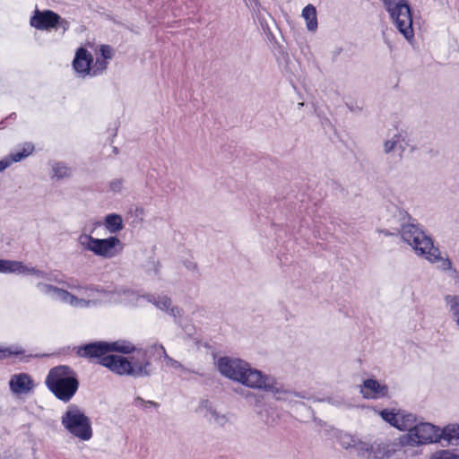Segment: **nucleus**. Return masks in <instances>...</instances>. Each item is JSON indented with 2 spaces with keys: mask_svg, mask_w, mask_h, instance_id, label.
<instances>
[{
  "mask_svg": "<svg viewBox=\"0 0 459 459\" xmlns=\"http://www.w3.org/2000/svg\"><path fill=\"white\" fill-rule=\"evenodd\" d=\"M44 356H47L46 354H43V355H39V354H36L35 357H44Z\"/></svg>",
  "mask_w": 459,
  "mask_h": 459,
  "instance_id": "5fc2aeb1",
  "label": "nucleus"
},
{
  "mask_svg": "<svg viewBox=\"0 0 459 459\" xmlns=\"http://www.w3.org/2000/svg\"><path fill=\"white\" fill-rule=\"evenodd\" d=\"M333 437L336 439V442L345 450L352 449L355 440L357 439L356 436H352L339 429L333 430Z\"/></svg>",
  "mask_w": 459,
  "mask_h": 459,
  "instance_id": "7c9ffc66",
  "label": "nucleus"
},
{
  "mask_svg": "<svg viewBox=\"0 0 459 459\" xmlns=\"http://www.w3.org/2000/svg\"><path fill=\"white\" fill-rule=\"evenodd\" d=\"M301 17L305 21L307 31L314 33L317 30V12L313 4H309L302 9Z\"/></svg>",
  "mask_w": 459,
  "mask_h": 459,
  "instance_id": "b1692460",
  "label": "nucleus"
},
{
  "mask_svg": "<svg viewBox=\"0 0 459 459\" xmlns=\"http://www.w3.org/2000/svg\"><path fill=\"white\" fill-rule=\"evenodd\" d=\"M401 238L412 247L415 253L424 256L430 263H438L437 268L441 271H452L454 274L455 270L452 268V262L449 258L440 256V252L433 245L431 238L425 234V231H399Z\"/></svg>",
  "mask_w": 459,
  "mask_h": 459,
  "instance_id": "f03ea898",
  "label": "nucleus"
},
{
  "mask_svg": "<svg viewBox=\"0 0 459 459\" xmlns=\"http://www.w3.org/2000/svg\"><path fill=\"white\" fill-rule=\"evenodd\" d=\"M114 50L108 45L93 47L88 44L76 49L73 68L80 78H92L102 74L113 58Z\"/></svg>",
  "mask_w": 459,
  "mask_h": 459,
  "instance_id": "f257e3e1",
  "label": "nucleus"
},
{
  "mask_svg": "<svg viewBox=\"0 0 459 459\" xmlns=\"http://www.w3.org/2000/svg\"><path fill=\"white\" fill-rule=\"evenodd\" d=\"M79 388L78 376L68 366L59 365V400L68 403Z\"/></svg>",
  "mask_w": 459,
  "mask_h": 459,
  "instance_id": "9d476101",
  "label": "nucleus"
},
{
  "mask_svg": "<svg viewBox=\"0 0 459 459\" xmlns=\"http://www.w3.org/2000/svg\"><path fill=\"white\" fill-rule=\"evenodd\" d=\"M65 281L62 282V287H59V301L67 304L73 307L76 308H88L89 307V300H85L82 298H81L80 293H78V290H74L68 289L64 283Z\"/></svg>",
  "mask_w": 459,
  "mask_h": 459,
  "instance_id": "4be33fe9",
  "label": "nucleus"
},
{
  "mask_svg": "<svg viewBox=\"0 0 459 459\" xmlns=\"http://www.w3.org/2000/svg\"><path fill=\"white\" fill-rule=\"evenodd\" d=\"M418 420V418L414 414L405 411H400L396 429L410 433V430L415 427Z\"/></svg>",
  "mask_w": 459,
  "mask_h": 459,
  "instance_id": "bb28decb",
  "label": "nucleus"
},
{
  "mask_svg": "<svg viewBox=\"0 0 459 459\" xmlns=\"http://www.w3.org/2000/svg\"><path fill=\"white\" fill-rule=\"evenodd\" d=\"M400 411H395L394 410L384 409L380 411L379 415L381 418L389 423L391 426L396 428Z\"/></svg>",
  "mask_w": 459,
  "mask_h": 459,
  "instance_id": "c9c22d12",
  "label": "nucleus"
},
{
  "mask_svg": "<svg viewBox=\"0 0 459 459\" xmlns=\"http://www.w3.org/2000/svg\"><path fill=\"white\" fill-rule=\"evenodd\" d=\"M359 392L365 399H379L388 394V387L377 379L368 378L359 385Z\"/></svg>",
  "mask_w": 459,
  "mask_h": 459,
  "instance_id": "a211bd4d",
  "label": "nucleus"
},
{
  "mask_svg": "<svg viewBox=\"0 0 459 459\" xmlns=\"http://www.w3.org/2000/svg\"><path fill=\"white\" fill-rule=\"evenodd\" d=\"M440 439H444L451 446L459 445V424H449L440 429Z\"/></svg>",
  "mask_w": 459,
  "mask_h": 459,
  "instance_id": "cd10ccee",
  "label": "nucleus"
},
{
  "mask_svg": "<svg viewBox=\"0 0 459 459\" xmlns=\"http://www.w3.org/2000/svg\"><path fill=\"white\" fill-rule=\"evenodd\" d=\"M129 359L131 366L130 376L134 377H150L153 372V367L147 349H137Z\"/></svg>",
  "mask_w": 459,
  "mask_h": 459,
  "instance_id": "ddd939ff",
  "label": "nucleus"
},
{
  "mask_svg": "<svg viewBox=\"0 0 459 459\" xmlns=\"http://www.w3.org/2000/svg\"><path fill=\"white\" fill-rule=\"evenodd\" d=\"M208 420L210 421H213L219 426H224L228 421L226 415L220 413L216 410L212 411V413L210 415Z\"/></svg>",
  "mask_w": 459,
  "mask_h": 459,
  "instance_id": "a19ab883",
  "label": "nucleus"
},
{
  "mask_svg": "<svg viewBox=\"0 0 459 459\" xmlns=\"http://www.w3.org/2000/svg\"><path fill=\"white\" fill-rule=\"evenodd\" d=\"M105 226L107 230H121L123 228V219L119 214H108L104 220H98L93 224V228Z\"/></svg>",
  "mask_w": 459,
  "mask_h": 459,
  "instance_id": "a878e982",
  "label": "nucleus"
},
{
  "mask_svg": "<svg viewBox=\"0 0 459 459\" xmlns=\"http://www.w3.org/2000/svg\"><path fill=\"white\" fill-rule=\"evenodd\" d=\"M72 175V169L65 166H59V178H69Z\"/></svg>",
  "mask_w": 459,
  "mask_h": 459,
  "instance_id": "a18cd8bd",
  "label": "nucleus"
},
{
  "mask_svg": "<svg viewBox=\"0 0 459 459\" xmlns=\"http://www.w3.org/2000/svg\"><path fill=\"white\" fill-rule=\"evenodd\" d=\"M62 424L71 435L80 440L88 441L92 437L90 418L75 404L68 406L62 416Z\"/></svg>",
  "mask_w": 459,
  "mask_h": 459,
  "instance_id": "39448f33",
  "label": "nucleus"
},
{
  "mask_svg": "<svg viewBox=\"0 0 459 459\" xmlns=\"http://www.w3.org/2000/svg\"><path fill=\"white\" fill-rule=\"evenodd\" d=\"M215 411L212 403L209 400H202L198 406V411L202 413L206 419H209L210 415Z\"/></svg>",
  "mask_w": 459,
  "mask_h": 459,
  "instance_id": "e433bc0d",
  "label": "nucleus"
},
{
  "mask_svg": "<svg viewBox=\"0 0 459 459\" xmlns=\"http://www.w3.org/2000/svg\"><path fill=\"white\" fill-rule=\"evenodd\" d=\"M69 351H70L69 346L59 349V356L67 354Z\"/></svg>",
  "mask_w": 459,
  "mask_h": 459,
  "instance_id": "8fccbe9b",
  "label": "nucleus"
},
{
  "mask_svg": "<svg viewBox=\"0 0 459 459\" xmlns=\"http://www.w3.org/2000/svg\"><path fill=\"white\" fill-rule=\"evenodd\" d=\"M216 366L223 377L251 389L261 371L244 359L228 356L219 358Z\"/></svg>",
  "mask_w": 459,
  "mask_h": 459,
  "instance_id": "7ed1b4c3",
  "label": "nucleus"
},
{
  "mask_svg": "<svg viewBox=\"0 0 459 459\" xmlns=\"http://www.w3.org/2000/svg\"><path fill=\"white\" fill-rule=\"evenodd\" d=\"M33 380L27 373L14 374L9 380V388L14 394H28L33 389Z\"/></svg>",
  "mask_w": 459,
  "mask_h": 459,
  "instance_id": "412c9836",
  "label": "nucleus"
},
{
  "mask_svg": "<svg viewBox=\"0 0 459 459\" xmlns=\"http://www.w3.org/2000/svg\"><path fill=\"white\" fill-rule=\"evenodd\" d=\"M0 273H16L23 275H35L38 278H45L47 273L36 267H29L21 261L0 258Z\"/></svg>",
  "mask_w": 459,
  "mask_h": 459,
  "instance_id": "dca6fc26",
  "label": "nucleus"
},
{
  "mask_svg": "<svg viewBox=\"0 0 459 459\" xmlns=\"http://www.w3.org/2000/svg\"><path fill=\"white\" fill-rule=\"evenodd\" d=\"M249 395H253V396H255V397L256 404H257L258 403H260V396H257V395H255V394H251V393H248V394L247 395V397H248Z\"/></svg>",
  "mask_w": 459,
  "mask_h": 459,
  "instance_id": "603ef678",
  "label": "nucleus"
},
{
  "mask_svg": "<svg viewBox=\"0 0 459 459\" xmlns=\"http://www.w3.org/2000/svg\"><path fill=\"white\" fill-rule=\"evenodd\" d=\"M80 243L94 254L106 258L116 256L123 249V244L117 237L100 239L88 235H82Z\"/></svg>",
  "mask_w": 459,
  "mask_h": 459,
  "instance_id": "0eeeda50",
  "label": "nucleus"
},
{
  "mask_svg": "<svg viewBox=\"0 0 459 459\" xmlns=\"http://www.w3.org/2000/svg\"><path fill=\"white\" fill-rule=\"evenodd\" d=\"M134 404L137 407L147 408L149 406L158 407L159 404L153 401H146L142 397H136L134 401Z\"/></svg>",
  "mask_w": 459,
  "mask_h": 459,
  "instance_id": "79ce46f5",
  "label": "nucleus"
},
{
  "mask_svg": "<svg viewBox=\"0 0 459 459\" xmlns=\"http://www.w3.org/2000/svg\"><path fill=\"white\" fill-rule=\"evenodd\" d=\"M9 167H11L10 161L7 156H4L3 159L0 160V173L4 171Z\"/></svg>",
  "mask_w": 459,
  "mask_h": 459,
  "instance_id": "49530a36",
  "label": "nucleus"
},
{
  "mask_svg": "<svg viewBox=\"0 0 459 459\" xmlns=\"http://www.w3.org/2000/svg\"><path fill=\"white\" fill-rule=\"evenodd\" d=\"M24 352L25 351L21 346L0 347V360L12 356L22 355Z\"/></svg>",
  "mask_w": 459,
  "mask_h": 459,
  "instance_id": "f704fd0d",
  "label": "nucleus"
},
{
  "mask_svg": "<svg viewBox=\"0 0 459 459\" xmlns=\"http://www.w3.org/2000/svg\"><path fill=\"white\" fill-rule=\"evenodd\" d=\"M440 440V429L431 423L418 420L410 433L399 437L402 446H420L432 444Z\"/></svg>",
  "mask_w": 459,
  "mask_h": 459,
  "instance_id": "423d86ee",
  "label": "nucleus"
},
{
  "mask_svg": "<svg viewBox=\"0 0 459 459\" xmlns=\"http://www.w3.org/2000/svg\"><path fill=\"white\" fill-rule=\"evenodd\" d=\"M323 401L327 402L328 403L340 407L345 404L344 399L342 396H336V397H327L324 399Z\"/></svg>",
  "mask_w": 459,
  "mask_h": 459,
  "instance_id": "c03bdc74",
  "label": "nucleus"
},
{
  "mask_svg": "<svg viewBox=\"0 0 459 459\" xmlns=\"http://www.w3.org/2000/svg\"><path fill=\"white\" fill-rule=\"evenodd\" d=\"M293 397H299V398H302V399H308L309 398L306 392H299V393H298V392H294V391H293L292 398Z\"/></svg>",
  "mask_w": 459,
  "mask_h": 459,
  "instance_id": "09e8293b",
  "label": "nucleus"
},
{
  "mask_svg": "<svg viewBox=\"0 0 459 459\" xmlns=\"http://www.w3.org/2000/svg\"><path fill=\"white\" fill-rule=\"evenodd\" d=\"M457 326H459V316L455 320Z\"/></svg>",
  "mask_w": 459,
  "mask_h": 459,
  "instance_id": "864d4df0",
  "label": "nucleus"
},
{
  "mask_svg": "<svg viewBox=\"0 0 459 459\" xmlns=\"http://www.w3.org/2000/svg\"><path fill=\"white\" fill-rule=\"evenodd\" d=\"M58 24H59V28L62 27L64 30H66L67 25H68L66 22H63L60 19H59Z\"/></svg>",
  "mask_w": 459,
  "mask_h": 459,
  "instance_id": "3c124183",
  "label": "nucleus"
},
{
  "mask_svg": "<svg viewBox=\"0 0 459 459\" xmlns=\"http://www.w3.org/2000/svg\"><path fill=\"white\" fill-rule=\"evenodd\" d=\"M155 274H158V268H155Z\"/></svg>",
  "mask_w": 459,
  "mask_h": 459,
  "instance_id": "4d7b16f0",
  "label": "nucleus"
},
{
  "mask_svg": "<svg viewBox=\"0 0 459 459\" xmlns=\"http://www.w3.org/2000/svg\"><path fill=\"white\" fill-rule=\"evenodd\" d=\"M429 459H459V455L450 450H439L434 453Z\"/></svg>",
  "mask_w": 459,
  "mask_h": 459,
  "instance_id": "58836bf2",
  "label": "nucleus"
},
{
  "mask_svg": "<svg viewBox=\"0 0 459 459\" xmlns=\"http://www.w3.org/2000/svg\"><path fill=\"white\" fill-rule=\"evenodd\" d=\"M108 351H116L122 354H131L136 351V347L129 341L117 340L115 342H108Z\"/></svg>",
  "mask_w": 459,
  "mask_h": 459,
  "instance_id": "c85d7f7f",
  "label": "nucleus"
},
{
  "mask_svg": "<svg viewBox=\"0 0 459 459\" xmlns=\"http://www.w3.org/2000/svg\"><path fill=\"white\" fill-rule=\"evenodd\" d=\"M252 389L271 393L276 400L291 401L293 391L286 388L273 376L260 371Z\"/></svg>",
  "mask_w": 459,
  "mask_h": 459,
  "instance_id": "6e6552de",
  "label": "nucleus"
},
{
  "mask_svg": "<svg viewBox=\"0 0 459 459\" xmlns=\"http://www.w3.org/2000/svg\"><path fill=\"white\" fill-rule=\"evenodd\" d=\"M45 383L53 394L57 397V366L49 370Z\"/></svg>",
  "mask_w": 459,
  "mask_h": 459,
  "instance_id": "72a5a7b5",
  "label": "nucleus"
},
{
  "mask_svg": "<svg viewBox=\"0 0 459 459\" xmlns=\"http://www.w3.org/2000/svg\"><path fill=\"white\" fill-rule=\"evenodd\" d=\"M34 145L31 143H24L19 146L14 152L9 153L7 156L10 164H13L28 158L34 152Z\"/></svg>",
  "mask_w": 459,
  "mask_h": 459,
  "instance_id": "393cba45",
  "label": "nucleus"
},
{
  "mask_svg": "<svg viewBox=\"0 0 459 459\" xmlns=\"http://www.w3.org/2000/svg\"><path fill=\"white\" fill-rule=\"evenodd\" d=\"M122 182L120 180H114L110 183V187L114 191H119L121 189Z\"/></svg>",
  "mask_w": 459,
  "mask_h": 459,
  "instance_id": "de8ad7c7",
  "label": "nucleus"
},
{
  "mask_svg": "<svg viewBox=\"0 0 459 459\" xmlns=\"http://www.w3.org/2000/svg\"><path fill=\"white\" fill-rule=\"evenodd\" d=\"M383 151L385 154L398 152L402 156L406 152H413L414 146L406 131L396 130L394 134H388L383 143Z\"/></svg>",
  "mask_w": 459,
  "mask_h": 459,
  "instance_id": "f8f14e48",
  "label": "nucleus"
},
{
  "mask_svg": "<svg viewBox=\"0 0 459 459\" xmlns=\"http://www.w3.org/2000/svg\"><path fill=\"white\" fill-rule=\"evenodd\" d=\"M143 210L142 208L135 207L131 209L126 217V221L129 226L136 228L139 226V221L142 220Z\"/></svg>",
  "mask_w": 459,
  "mask_h": 459,
  "instance_id": "473e14b6",
  "label": "nucleus"
},
{
  "mask_svg": "<svg viewBox=\"0 0 459 459\" xmlns=\"http://www.w3.org/2000/svg\"><path fill=\"white\" fill-rule=\"evenodd\" d=\"M403 219L406 220V222L403 225V230H410L418 227V222L415 219L411 218L407 214H403Z\"/></svg>",
  "mask_w": 459,
  "mask_h": 459,
  "instance_id": "37998d69",
  "label": "nucleus"
},
{
  "mask_svg": "<svg viewBox=\"0 0 459 459\" xmlns=\"http://www.w3.org/2000/svg\"><path fill=\"white\" fill-rule=\"evenodd\" d=\"M387 235H388V236H393V235H394V234L393 232L388 231Z\"/></svg>",
  "mask_w": 459,
  "mask_h": 459,
  "instance_id": "6e6d98bb",
  "label": "nucleus"
},
{
  "mask_svg": "<svg viewBox=\"0 0 459 459\" xmlns=\"http://www.w3.org/2000/svg\"><path fill=\"white\" fill-rule=\"evenodd\" d=\"M64 284L70 290H78L81 298L89 300V307L95 306L100 299H108V290L100 285L82 284L75 279H70Z\"/></svg>",
  "mask_w": 459,
  "mask_h": 459,
  "instance_id": "9b49d317",
  "label": "nucleus"
},
{
  "mask_svg": "<svg viewBox=\"0 0 459 459\" xmlns=\"http://www.w3.org/2000/svg\"><path fill=\"white\" fill-rule=\"evenodd\" d=\"M37 288L43 294L49 295L52 297L57 296V287L56 286L39 282L37 284Z\"/></svg>",
  "mask_w": 459,
  "mask_h": 459,
  "instance_id": "4c0bfd02",
  "label": "nucleus"
},
{
  "mask_svg": "<svg viewBox=\"0 0 459 459\" xmlns=\"http://www.w3.org/2000/svg\"><path fill=\"white\" fill-rule=\"evenodd\" d=\"M152 350H154L155 351L159 352L160 354V357L164 359L165 366L168 368H170L172 369H175L176 371H178V376L181 378H186V376L193 371L189 368H186L184 365H182L179 361L174 359L173 358L169 357L163 345L161 344H154L151 347Z\"/></svg>",
  "mask_w": 459,
  "mask_h": 459,
  "instance_id": "5701e85b",
  "label": "nucleus"
},
{
  "mask_svg": "<svg viewBox=\"0 0 459 459\" xmlns=\"http://www.w3.org/2000/svg\"><path fill=\"white\" fill-rule=\"evenodd\" d=\"M446 309L454 320L459 316V295H446L444 298Z\"/></svg>",
  "mask_w": 459,
  "mask_h": 459,
  "instance_id": "2f4dec72",
  "label": "nucleus"
},
{
  "mask_svg": "<svg viewBox=\"0 0 459 459\" xmlns=\"http://www.w3.org/2000/svg\"><path fill=\"white\" fill-rule=\"evenodd\" d=\"M184 267L195 275H199V268L197 263L193 258H186L182 260Z\"/></svg>",
  "mask_w": 459,
  "mask_h": 459,
  "instance_id": "ea45409f",
  "label": "nucleus"
},
{
  "mask_svg": "<svg viewBox=\"0 0 459 459\" xmlns=\"http://www.w3.org/2000/svg\"><path fill=\"white\" fill-rule=\"evenodd\" d=\"M77 355L89 359H98L99 362L108 354V342H93L77 348Z\"/></svg>",
  "mask_w": 459,
  "mask_h": 459,
  "instance_id": "6ab92c4d",
  "label": "nucleus"
},
{
  "mask_svg": "<svg viewBox=\"0 0 459 459\" xmlns=\"http://www.w3.org/2000/svg\"><path fill=\"white\" fill-rule=\"evenodd\" d=\"M395 28L411 42L414 39L411 10L407 0H382Z\"/></svg>",
  "mask_w": 459,
  "mask_h": 459,
  "instance_id": "20e7f679",
  "label": "nucleus"
},
{
  "mask_svg": "<svg viewBox=\"0 0 459 459\" xmlns=\"http://www.w3.org/2000/svg\"><path fill=\"white\" fill-rule=\"evenodd\" d=\"M145 303L153 304L157 308L167 312L175 318L182 316V310L178 307L173 306L170 298L166 295L156 296L154 294L146 293Z\"/></svg>",
  "mask_w": 459,
  "mask_h": 459,
  "instance_id": "aec40b11",
  "label": "nucleus"
},
{
  "mask_svg": "<svg viewBox=\"0 0 459 459\" xmlns=\"http://www.w3.org/2000/svg\"><path fill=\"white\" fill-rule=\"evenodd\" d=\"M145 294L126 286H117L108 290V299L126 307H139L145 305Z\"/></svg>",
  "mask_w": 459,
  "mask_h": 459,
  "instance_id": "1a4fd4ad",
  "label": "nucleus"
},
{
  "mask_svg": "<svg viewBox=\"0 0 459 459\" xmlns=\"http://www.w3.org/2000/svg\"><path fill=\"white\" fill-rule=\"evenodd\" d=\"M30 25L38 30L50 31L57 27V13L36 7L30 17Z\"/></svg>",
  "mask_w": 459,
  "mask_h": 459,
  "instance_id": "2eb2a0df",
  "label": "nucleus"
},
{
  "mask_svg": "<svg viewBox=\"0 0 459 459\" xmlns=\"http://www.w3.org/2000/svg\"><path fill=\"white\" fill-rule=\"evenodd\" d=\"M100 364L110 371L120 376H130L131 366L129 359L118 355H107L101 359Z\"/></svg>",
  "mask_w": 459,
  "mask_h": 459,
  "instance_id": "f3484780",
  "label": "nucleus"
},
{
  "mask_svg": "<svg viewBox=\"0 0 459 459\" xmlns=\"http://www.w3.org/2000/svg\"><path fill=\"white\" fill-rule=\"evenodd\" d=\"M261 420L268 426L275 425L278 421V413L274 407L269 404L264 405L262 409L257 411Z\"/></svg>",
  "mask_w": 459,
  "mask_h": 459,
  "instance_id": "c756f323",
  "label": "nucleus"
},
{
  "mask_svg": "<svg viewBox=\"0 0 459 459\" xmlns=\"http://www.w3.org/2000/svg\"><path fill=\"white\" fill-rule=\"evenodd\" d=\"M352 449L359 457L364 459H387L391 456V451L379 444H369L359 437L355 440Z\"/></svg>",
  "mask_w": 459,
  "mask_h": 459,
  "instance_id": "4468645a",
  "label": "nucleus"
}]
</instances>
